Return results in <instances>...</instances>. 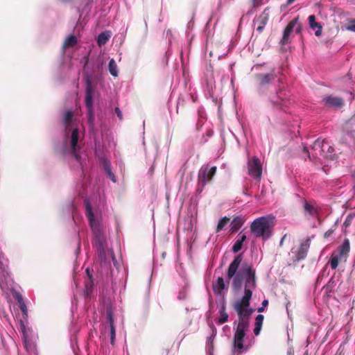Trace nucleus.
I'll list each match as a JSON object with an SVG mask.
<instances>
[{
	"label": "nucleus",
	"instance_id": "f257e3e1",
	"mask_svg": "<svg viewBox=\"0 0 355 355\" xmlns=\"http://www.w3.org/2000/svg\"><path fill=\"white\" fill-rule=\"evenodd\" d=\"M242 259L241 254L234 257L228 267L226 276L228 280L232 279V288L235 291L241 289L243 281L245 283L244 295L233 304V308L239 315V323L234 337L244 338L245 331L249 327L250 318L254 312V309L249 306L252 291L255 289L257 284L255 270L251 266H243L237 272Z\"/></svg>",
	"mask_w": 355,
	"mask_h": 355
},
{
	"label": "nucleus",
	"instance_id": "f03ea898",
	"mask_svg": "<svg viewBox=\"0 0 355 355\" xmlns=\"http://www.w3.org/2000/svg\"><path fill=\"white\" fill-rule=\"evenodd\" d=\"M250 230L255 237H262L263 240L268 239L272 234L270 223L264 216L255 219L250 225Z\"/></svg>",
	"mask_w": 355,
	"mask_h": 355
},
{
	"label": "nucleus",
	"instance_id": "7ed1b4c3",
	"mask_svg": "<svg viewBox=\"0 0 355 355\" xmlns=\"http://www.w3.org/2000/svg\"><path fill=\"white\" fill-rule=\"evenodd\" d=\"M350 243L348 239H345L343 243L332 252L329 263L332 270H336L339 262L345 263L349 255Z\"/></svg>",
	"mask_w": 355,
	"mask_h": 355
},
{
	"label": "nucleus",
	"instance_id": "20e7f679",
	"mask_svg": "<svg viewBox=\"0 0 355 355\" xmlns=\"http://www.w3.org/2000/svg\"><path fill=\"white\" fill-rule=\"evenodd\" d=\"M254 78L257 86L260 89L266 88L272 83L275 79H277L279 83H282V78L278 76L274 70L267 73H257L254 75Z\"/></svg>",
	"mask_w": 355,
	"mask_h": 355
},
{
	"label": "nucleus",
	"instance_id": "39448f33",
	"mask_svg": "<svg viewBox=\"0 0 355 355\" xmlns=\"http://www.w3.org/2000/svg\"><path fill=\"white\" fill-rule=\"evenodd\" d=\"M270 101L274 107L283 111H285V108L290 104L288 95L280 87L276 94L270 95Z\"/></svg>",
	"mask_w": 355,
	"mask_h": 355
},
{
	"label": "nucleus",
	"instance_id": "423d86ee",
	"mask_svg": "<svg viewBox=\"0 0 355 355\" xmlns=\"http://www.w3.org/2000/svg\"><path fill=\"white\" fill-rule=\"evenodd\" d=\"M216 166L209 167V165L202 166L198 175V184L202 187V189L211 182L214 176L216 173Z\"/></svg>",
	"mask_w": 355,
	"mask_h": 355
},
{
	"label": "nucleus",
	"instance_id": "0eeeda50",
	"mask_svg": "<svg viewBox=\"0 0 355 355\" xmlns=\"http://www.w3.org/2000/svg\"><path fill=\"white\" fill-rule=\"evenodd\" d=\"M86 91H85V105L89 114V120L93 117V94L94 87L92 86V77L87 75L85 77Z\"/></svg>",
	"mask_w": 355,
	"mask_h": 355
},
{
	"label": "nucleus",
	"instance_id": "6e6552de",
	"mask_svg": "<svg viewBox=\"0 0 355 355\" xmlns=\"http://www.w3.org/2000/svg\"><path fill=\"white\" fill-rule=\"evenodd\" d=\"M248 174L254 179L260 180L262 174V166L257 157L250 159L248 162Z\"/></svg>",
	"mask_w": 355,
	"mask_h": 355
},
{
	"label": "nucleus",
	"instance_id": "1a4fd4ad",
	"mask_svg": "<svg viewBox=\"0 0 355 355\" xmlns=\"http://www.w3.org/2000/svg\"><path fill=\"white\" fill-rule=\"evenodd\" d=\"M321 103L328 108L338 109L344 105V100L340 97L326 95L322 97Z\"/></svg>",
	"mask_w": 355,
	"mask_h": 355
},
{
	"label": "nucleus",
	"instance_id": "9d476101",
	"mask_svg": "<svg viewBox=\"0 0 355 355\" xmlns=\"http://www.w3.org/2000/svg\"><path fill=\"white\" fill-rule=\"evenodd\" d=\"M310 245V239H306L303 242H302L300 247L295 252V255L292 258L293 263L304 260L306 257Z\"/></svg>",
	"mask_w": 355,
	"mask_h": 355
},
{
	"label": "nucleus",
	"instance_id": "9b49d317",
	"mask_svg": "<svg viewBox=\"0 0 355 355\" xmlns=\"http://www.w3.org/2000/svg\"><path fill=\"white\" fill-rule=\"evenodd\" d=\"M269 8H266L262 12L261 14L259 15V17L254 19V25H257V31L261 33L264 29L265 26L267 24L269 20Z\"/></svg>",
	"mask_w": 355,
	"mask_h": 355
},
{
	"label": "nucleus",
	"instance_id": "f8f14e48",
	"mask_svg": "<svg viewBox=\"0 0 355 355\" xmlns=\"http://www.w3.org/2000/svg\"><path fill=\"white\" fill-rule=\"evenodd\" d=\"M298 17L295 18L292 21H291L283 32L282 39L281 40L282 44H286L289 42V37L291 32L293 31L296 25L297 24Z\"/></svg>",
	"mask_w": 355,
	"mask_h": 355
},
{
	"label": "nucleus",
	"instance_id": "ddd939ff",
	"mask_svg": "<svg viewBox=\"0 0 355 355\" xmlns=\"http://www.w3.org/2000/svg\"><path fill=\"white\" fill-rule=\"evenodd\" d=\"M78 138H79L78 130V128H73L72 130V132H71V150L72 155H73L74 158L76 160H79L80 157L76 150Z\"/></svg>",
	"mask_w": 355,
	"mask_h": 355
},
{
	"label": "nucleus",
	"instance_id": "4468645a",
	"mask_svg": "<svg viewBox=\"0 0 355 355\" xmlns=\"http://www.w3.org/2000/svg\"><path fill=\"white\" fill-rule=\"evenodd\" d=\"M86 214L87 216V218L89 220V224L91 227L92 228L94 233L96 234V236H100V232L98 230V226L97 225L95 219H94V215L92 209V207L90 204L87 202L86 203Z\"/></svg>",
	"mask_w": 355,
	"mask_h": 355
},
{
	"label": "nucleus",
	"instance_id": "2eb2a0df",
	"mask_svg": "<svg viewBox=\"0 0 355 355\" xmlns=\"http://www.w3.org/2000/svg\"><path fill=\"white\" fill-rule=\"evenodd\" d=\"M324 141L325 139H321L320 138H318L314 141L312 146V149L315 151V155H313V156L318 157L329 155V154L326 153V151L324 150Z\"/></svg>",
	"mask_w": 355,
	"mask_h": 355
},
{
	"label": "nucleus",
	"instance_id": "dca6fc26",
	"mask_svg": "<svg viewBox=\"0 0 355 355\" xmlns=\"http://www.w3.org/2000/svg\"><path fill=\"white\" fill-rule=\"evenodd\" d=\"M107 320L109 322V326L107 327L109 330V335L110 336V343L114 345L116 337V329L114 324V318L111 311H107Z\"/></svg>",
	"mask_w": 355,
	"mask_h": 355
},
{
	"label": "nucleus",
	"instance_id": "f3484780",
	"mask_svg": "<svg viewBox=\"0 0 355 355\" xmlns=\"http://www.w3.org/2000/svg\"><path fill=\"white\" fill-rule=\"evenodd\" d=\"M225 288V284L222 277H218L216 281L213 283L212 288L216 295H220L223 290Z\"/></svg>",
	"mask_w": 355,
	"mask_h": 355
},
{
	"label": "nucleus",
	"instance_id": "a211bd4d",
	"mask_svg": "<svg viewBox=\"0 0 355 355\" xmlns=\"http://www.w3.org/2000/svg\"><path fill=\"white\" fill-rule=\"evenodd\" d=\"M309 22L310 27L312 29L314 30V29L317 28V30L315 31V35L316 36H320L322 34V27L319 23L315 21V15H312L309 17Z\"/></svg>",
	"mask_w": 355,
	"mask_h": 355
},
{
	"label": "nucleus",
	"instance_id": "6ab92c4d",
	"mask_svg": "<svg viewBox=\"0 0 355 355\" xmlns=\"http://www.w3.org/2000/svg\"><path fill=\"white\" fill-rule=\"evenodd\" d=\"M303 208L306 214L313 217L318 214V209L306 200H304Z\"/></svg>",
	"mask_w": 355,
	"mask_h": 355
},
{
	"label": "nucleus",
	"instance_id": "aec40b11",
	"mask_svg": "<svg viewBox=\"0 0 355 355\" xmlns=\"http://www.w3.org/2000/svg\"><path fill=\"white\" fill-rule=\"evenodd\" d=\"M244 220L241 216L234 218L231 223V231L232 233L237 232L243 225Z\"/></svg>",
	"mask_w": 355,
	"mask_h": 355
},
{
	"label": "nucleus",
	"instance_id": "412c9836",
	"mask_svg": "<svg viewBox=\"0 0 355 355\" xmlns=\"http://www.w3.org/2000/svg\"><path fill=\"white\" fill-rule=\"evenodd\" d=\"M15 297L19 304V309L24 315V318L26 319L28 317V309L22 296L19 294H17Z\"/></svg>",
	"mask_w": 355,
	"mask_h": 355
},
{
	"label": "nucleus",
	"instance_id": "4be33fe9",
	"mask_svg": "<svg viewBox=\"0 0 355 355\" xmlns=\"http://www.w3.org/2000/svg\"><path fill=\"white\" fill-rule=\"evenodd\" d=\"M73 112L71 110L67 111L63 117V124L65 127V131L67 132L71 128V123L73 118Z\"/></svg>",
	"mask_w": 355,
	"mask_h": 355
},
{
	"label": "nucleus",
	"instance_id": "5701e85b",
	"mask_svg": "<svg viewBox=\"0 0 355 355\" xmlns=\"http://www.w3.org/2000/svg\"><path fill=\"white\" fill-rule=\"evenodd\" d=\"M78 42L77 38L73 35H69L63 43L62 48L64 49L73 47Z\"/></svg>",
	"mask_w": 355,
	"mask_h": 355
},
{
	"label": "nucleus",
	"instance_id": "b1692460",
	"mask_svg": "<svg viewBox=\"0 0 355 355\" xmlns=\"http://www.w3.org/2000/svg\"><path fill=\"white\" fill-rule=\"evenodd\" d=\"M244 338L234 337V348L236 350L235 353L239 355L242 353V350L244 348L243 345Z\"/></svg>",
	"mask_w": 355,
	"mask_h": 355
},
{
	"label": "nucleus",
	"instance_id": "393cba45",
	"mask_svg": "<svg viewBox=\"0 0 355 355\" xmlns=\"http://www.w3.org/2000/svg\"><path fill=\"white\" fill-rule=\"evenodd\" d=\"M86 272L87 274L88 278H87V279L85 280V288H86L87 293H89L93 288L94 282L92 280V276L89 272V268L86 269Z\"/></svg>",
	"mask_w": 355,
	"mask_h": 355
},
{
	"label": "nucleus",
	"instance_id": "a878e982",
	"mask_svg": "<svg viewBox=\"0 0 355 355\" xmlns=\"http://www.w3.org/2000/svg\"><path fill=\"white\" fill-rule=\"evenodd\" d=\"M110 35L108 32H103L98 35L97 44L98 46L105 44L109 40Z\"/></svg>",
	"mask_w": 355,
	"mask_h": 355
},
{
	"label": "nucleus",
	"instance_id": "bb28decb",
	"mask_svg": "<svg viewBox=\"0 0 355 355\" xmlns=\"http://www.w3.org/2000/svg\"><path fill=\"white\" fill-rule=\"evenodd\" d=\"M220 317L218 318V324H222L228 320V314L225 311V306L223 305L219 311Z\"/></svg>",
	"mask_w": 355,
	"mask_h": 355
},
{
	"label": "nucleus",
	"instance_id": "cd10ccee",
	"mask_svg": "<svg viewBox=\"0 0 355 355\" xmlns=\"http://www.w3.org/2000/svg\"><path fill=\"white\" fill-rule=\"evenodd\" d=\"M344 128L348 132H355V117H352L346 121Z\"/></svg>",
	"mask_w": 355,
	"mask_h": 355
},
{
	"label": "nucleus",
	"instance_id": "c85d7f7f",
	"mask_svg": "<svg viewBox=\"0 0 355 355\" xmlns=\"http://www.w3.org/2000/svg\"><path fill=\"white\" fill-rule=\"evenodd\" d=\"M108 69L110 74L114 77H116L118 76L117 65L114 59L110 60L108 65Z\"/></svg>",
	"mask_w": 355,
	"mask_h": 355
},
{
	"label": "nucleus",
	"instance_id": "c756f323",
	"mask_svg": "<svg viewBox=\"0 0 355 355\" xmlns=\"http://www.w3.org/2000/svg\"><path fill=\"white\" fill-rule=\"evenodd\" d=\"M324 150L326 151V153L329 154V156H323L324 157L334 159L333 153L334 151V149L326 139L324 144Z\"/></svg>",
	"mask_w": 355,
	"mask_h": 355
},
{
	"label": "nucleus",
	"instance_id": "7c9ffc66",
	"mask_svg": "<svg viewBox=\"0 0 355 355\" xmlns=\"http://www.w3.org/2000/svg\"><path fill=\"white\" fill-rule=\"evenodd\" d=\"M214 337L210 336L207 338V350L209 355H214Z\"/></svg>",
	"mask_w": 355,
	"mask_h": 355
},
{
	"label": "nucleus",
	"instance_id": "2f4dec72",
	"mask_svg": "<svg viewBox=\"0 0 355 355\" xmlns=\"http://www.w3.org/2000/svg\"><path fill=\"white\" fill-rule=\"evenodd\" d=\"M230 220V218L227 216L222 218L217 225L216 232H219L220 231H221L224 228V227L227 224Z\"/></svg>",
	"mask_w": 355,
	"mask_h": 355
},
{
	"label": "nucleus",
	"instance_id": "473e14b6",
	"mask_svg": "<svg viewBox=\"0 0 355 355\" xmlns=\"http://www.w3.org/2000/svg\"><path fill=\"white\" fill-rule=\"evenodd\" d=\"M242 247H243V243L241 241H239L238 240H236L232 247V251L235 253L238 252L239 250H241Z\"/></svg>",
	"mask_w": 355,
	"mask_h": 355
},
{
	"label": "nucleus",
	"instance_id": "72a5a7b5",
	"mask_svg": "<svg viewBox=\"0 0 355 355\" xmlns=\"http://www.w3.org/2000/svg\"><path fill=\"white\" fill-rule=\"evenodd\" d=\"M7 270H6V266H5L1 261H0V279L2 277H6V275H7Z\"/></svg>",
	"mask_w": 355,
	"mask_h": 355
},
{
	"label": "nucleus",
	"instance_id": "f704fd0d",
	"mask_svg": "<svg viewBox=\"0 0 355 355\" xmlns=\"http://www.w3.org/2000/svg\"><path fill=\"white\" fill-rule=\"evenodd\" d=\"M264 316L261 314L258 315L255 318V325L262 327Z\"/></svg>",
	"mask_w": 355,
	"mask_h": 355
},
{
	"label": "nucleus",
	"instance_id": "c9c22d12",
	"mask_svg": "<svg viewBox=\"0 0 355 355\" xmlns=\"http://www.w3.org/2000/svg\"><path fill=\"white\" fill-rule=\"evenodd\" d=\"M347 30L355 32V19L350 21V25L347 27Z\"/></svg>",
	"mask_w": 355,
	"mask_h": 355
},
{
	"label": "nucleus",
	"instance_id": "e433bc0d",
	"mask_svg": "<svg viewBox=\"0 0 355 355\" xmlns=\"http://www.w3.org/2000/svg\"><path fill=\"white\" fill-rule=\"evenodd\" d=\"M268 300H264L262 302V306L261 307L258 308V309H257L258 312H263L264 311L265 306H268Z\"/></svg>",
	"mask_w": 355,
	"mask_h": 355
},
{
	"label": "nucleus",
	"instance_id": "4c0bfd02",
	"mask_svg": "<svg viewBox=\"0 0 355 355\" xmlns=\"http://www.w3.org/2000/svg\"><path fill=\"white\" fill-rule=\"evenodd\" d=\"M353 218V216H351V215H349L347 218L345 219V222H344V225L347 227H348L351 223H352V220Z\"/></svg>",
	"mask_w": 355,
	"mask_h": 355
},
{
	"label": "nucleus",
	"instance_id": "58836bf2",
	"mask_svg": "<svg viewBox=\"0 0 355 355\" xmlns=\"http://www.w3.org/2000/svg\"><path fill=\"white\" fill-rule=\"evenodd\" d=\"M237 240L243 243V242L246 240V236L245 234H242L241 233H240L237 236Z\"/></svg>",
	"mask_w": 355,
	"mask_h": 355
},
{
	"label": "nucleus",
	"instance_id": "ea45409f",
	"mask_svg": "<svg viewBox=\"0 0 355 355\" xmlns=\"http://www.w3.org/2000/svg\"><path fill=\"white\" fill-rule=\"evenodd\" d=\"M114 111H115V113L116 114L117 116L119 117V120H122L123 115H122V112L120 110V109L119 107H115Z\"/></svg>",
	"mask_w": 355,
	"mask_h": 355
},
{
	"label": "nucleus",
	"instance_id": "a19ab883",
	"mask_svg": "<svg viewBox=\"0 0 355 355\" xmlns=\"http://www.w3.org/2000/svg\"><path fill=\"white\" fill-rule=\"evenodd\" d=\"M261 327H260V326H256L254 327V333L256 336H258L259 334H260V331H261Z\"/></svg>",
	"mask_w": 355,
	"mask_h": 355
},
{
	"label": "nucleus",
	"instance_id": "79ce46f5",
	"mask_svg": "<svg viewBox=\"0 0 355 355\" xmlns=\"http://www.w3.org/2000/svg\"><path fill=\"white\" fill-rule=\"evenodd\" d=\"M332 233H333V230H329L328 231H327L324 233V238L329 237V236L331 235Z\"/></svg>",
	"mask_w": 355,
	"mask_h": 355
},
{
	"label": "nucleus",
	"instance_id": "37998d69",
	"mask_svg": "<svg viewBox=\"0 0 355 355\" xmlns=\"http://www.w3.org/2000/svg\"><path fill=\"white\" fill-rule=\"evenodd\" d=\"M107 173H108V174H109L110 177L111 178L113 182H115L114 176V175L111 173L110 169L109 168H107Z\"/></svg>",
	"mask_w": 355,
	"mask_h": 355
},
{
	"label": "nucleus",
	"instance_id": "c03bdc74",
	"mask_svg": "<svg viewBox=\"0 0 355 355\" xmlns=\"http://www.w3.org/2000/svg\"><path fill=\"white\" fill-rule=\"evenodd\" d=\"M295 28V32L297 33H300L301 31V25L297 22V24L296 25Z\"/></svg>",
	"mask_w": 355,
	"mask_h": 355
},
{
	"label": "nucleus",
	"instance_id": "a18cd8bd",
	"mask_svg": "<svg viewBox=\"0 0 355 355\" xmlns=\"http://www.w3.org/2000/svg\"><path fill=\"white\" fill-rule=\"evenodd\" d=\"M286 236H287V234H284V235L283 236V237L282 238V239H281V241H280V243H279V245H280V246H282L283 243L284 242V240L286 239Z\"/></svg>",
	"mask_w": 355,
	"mask_h": 355
},
{
	"label": "nucleus",
	"instance_id": "49530a36",
	"mask_svg": "<svg viewBox=\"0 0 355 355\" xmlns=\"http://www.w3.org/2000/svg\"><path fill=\"white\" fill-rule=\"evenodd\" d=\"M260 3L258 1V0H253V6L254 7L259 6Z\"/></svg>",
	"mask_w": 355,
	"mask_h": 355
},
{
	"label": "nucleus",
	"instance_id": "de8ad7c7",
	"mask_svg": "<svg viewBox=\"0 0 355 355\" xmlns=\"http://www.w3.org/2000/svg\"><path fill=\"white\" fill-rule=\"evenodd\" d=\"M21 329L22 331L24 334L25 333L26 327H25V325H24V322L22 321H21Z\"/></svg>",
	"mask_w": 355,
	"mask_h": 355
},
{
	"label": "nucleus",
	"instance_id": "09e8293b",
	"mask_svg": "<svg viewBox=\"0 0 355 355\" xmlns=\"http://www.w3.org/2000/svg\"><path fill=\"white\" fill-rule=\"evenodd\" d=\"M181 102L183 103H184V100H178V105H177V112H178V109H179V105H180Z\"/></svg>",
	"mask_w": 355,
	"mask_h": 355
},
{
	"label": "nucleus",
	"instance_id": "8fccbe9b",
	"mask_svg": "<svg viewBox=\"0 0 355 355\" xmlns=\"http://www.w3.org/2000/svg\"><path fill=\"white\" fill-rule=\"evenodd\" d=\"M304 151L306 153H307L308 157H310L309 152V150H308V149H307V148H306V147H304Z\"/></svg>",
	"mask_w": 355,
	"mask_h": 355
},
{
	"label": "nucleus",
	"instance_id": "3c124183",
	"mask_svg": "<svg viewBox=\"0 0 355 355\" xmlns=\"http://www.w3.org/2000/svg\"><path fill=\"white\" fill-rule=\"evenodd\" d=\"M293 1H294V0H288V3H293Z\"/></svg>",
	"mask_w": 355,
	"mask_h": 355
},
{
	"label": "nucleus",
	"instance_id": "603ef678",
	"mask_svg": "<svg viewBox=\"0 0 355 355\" xmlns=\"http://www.w3.org/2000/svg\"><path fill=\"white\" fill-rule=\"evenodd\" d=\"M62 1H64V2H67L69 1V0H61Z\"/></svg>",
	"mask_w": 355,
	"mask_h": 355
},
{
	"label": "nucleus",
	"instance_id": "864d4df0",
	"mask_svg": "<svg viewBox=\"0 0 355 355\" xmlns=\"http://www.w3.org/2000/svg\"><path fill=\"white\" fill-rule=\"evenodd\" d=\"M304 355H308V353H307V352H306V353H304Z\"/></svg>",
	"mask_w": 355,
	"mask_h": 355
}]
</instances>
